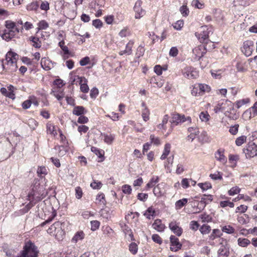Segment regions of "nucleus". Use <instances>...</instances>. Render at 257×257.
Wrapping results in <instances>:
<instances>
[{"instance_id": "32", "label": "nucleus", "mask_w": 257, "mask_h": 257, "mask_svg": "<svg viewBox=\"0 0 257 257\" xmlns=\"http://www.w3.org/2000/svg\"><path fill=\"white\" fill-rule=\"evenodd\" d=\"M238 244L242 247H246L250 243V241L247 238H239L237 240Z\"/></svg>"}, {"instance_id": "8", "label": "nucleus", "mask_w": 257, "mask_h": 257, "mask_svg": "<svg viewBox=\"0 0 257 257\" xmlns=\"http://www.w3.org/2000/svg\"><path fill=\"white\" fill-rule=\"evenodd\" d=\"M170 239V250L173 251H177L182 247V244L180 242L178 237L174 235H171Z\"/></svg>"}, {"instance_id": "12", "label": "nucleus", "mask_w": 257, "mask_h": 257, "mask_svg": "<svg viewBox=\"0 0 257 257\" xmlns=\"http://www.w3.org/2000/svg\"><path fill=\"white\" fill-rule=\"evenodd\" d=\"M142 4V2L140 0L137 1L135 3V6L134 7V10L136 13L135 16L136 19H140L145 13V11H144L141 8Z\"/></svg>"}, {"instance_id": "41", "label": "nucleus", "mask_w": 257, "mask_h": 257, "mask_svg": "<svg viewBox=\"0 0 257 257\" xmlns=\"http://www.w3.org/2000/svg\"><path fill=\"white\" fill-rule=\"evenodd\" d=\"M223 102H218L217 104L215 106L214 111L215 113H218L220 111H223L225 110L224 107L223 106Z\"/></svg>"}, {"instance_id": "7", "label": "nucleus", "mask_w": 257, "mask_h": 257, "mask_svg": "<svg viewBox=\"0 0 257 257\" xmlns=\"http://www.w3.org/2000/svg\"><path fill=\"white\" fill-rule=\"evenodd\" d=\"M19 59V55L15 52L12 51H9L6 55V60L7 62V64L13 65L15 64V67L14 69L16 71L17 68V62Z\"/></svg>"}, {"instance_id": "18", "label": "nucleus", "mask_w": 257, "mask_h": 257, "mask_svg": "<svg viewBox=\"0 0 257 257\" xmlns=\"http://www.w3.org/2000/svg\"><path fill=\"white\" fill-rule=\"evenodd\" d=\"M152 226L154 229L159 232L163 231L165 227V225L162 223L161 219H157L155 220L152 224Z\"/></svg>"}, {"instance_id": "23", "label": "nucleus", "mask_w": 257, "mask_h": 257, "mask_svg": "<svg viewBox=\"0 0 257 257\" xmlns=\"http://www.w3.org/2000/svg\"><path fill=\"white\" fill-rule=\"evenodd\" d=\"M1 93L5 96L11 98L12 99H15L16 98L15 94L12 92H8L7 89L5 87H2L0 90Z\"/></svg>"}, {"instance_id": "61", "label": "nucleus", "mask_w": 257, "mask_h": 257, "mask_svg": "<svg viewBox=\"0 0 257 257\" xmlns=\"http://www.w3.org/2000/svg\"><path fill=\"white\" fill-rule=\"evenodd\" d=\"M90 62V58L88 56H86L83 58H82L80 61V65L82 66H84L89 63Z\"/></svg>"}, {"instance_id": "51", "label": "nucleus", "mask_w": 257, "mask_h": 257, "mask_svg": "<svg viewBox=\"0 0 257 257\" xmlns=\"http://www.w3.org/2000/svg\"><path fill=\"white\" fill-rule=\"evenodd\" d=\"M84 234L83 231L77 232L72 238V240L77 242L79 240H81L84 238Z\"/></svg>"}, {"instance_id": "31", "label": "nucleus", "mask_w": 257, "mask_h": 257, "mask_svg": "<svg viewBox=\"0 0 257 257\" xmlns=\"http://www.w3.org/2000/svg\"><path fill=\"white\" fill-rule=\"evenodd\" d=\"M156 211L152 207H149L145 213L144 214L147 218L150 219V216H154L155 215Z\"/></svg>"}, {"instance_id": "19", "label": "nucleus", "mask_w": 257, "mask_h": 257, "mask_svg": "<svg viewBox=\"0 0 257 257\" xmlns=\"http://www.w3.org/2000/svg\"><path fill=\"white\" fill-rule=\"evenodd\" d=\"M188 131L190 133V134L188 136V138L191 140V142H192L195 137L198 136L199 134V129L197 127H190L188 128Z\"/></svg>"}, {"instance_id": "39", "label": "nucleus", "mask_w": 257, "mask_h": 257, "mask_svg": "<svg viewBox=\"0 0 257 257\" xmlns=\"http://www.w3.org/2000/svg\"><path fill=\"white\" fill-rule=\"evenodd\" d=\"M47 133L55 136L57 135L56 131L55 130V127L51 123H48L46 125Z\"/></svg>"}, {"instance_id": "53", "label": "nucleus", "mask_w": 257, "mask_h": 257, "mask_svg": "<svg viewBox=\"0 0 257 257\" xmlns=\"http://www.w3.org/2000/svg\"><path fill=\"white\" fill-rule=\"evenodd\" d=\"M145 52V49L144 47L142 46H139L137 50V52L136 54V57L138 58H140V57L144 55Z\"/></svg>"}, {"instance_id": "44", "label": "nucleus", "mask_w": 257, "mask_h": 257, "mask_svg": "<svg viewBox=\"0 0 257 257\" xmlns=\"http://www.w3.org/2000/svg\"><path fill=\"white\" fill-rule=\"evenodd\" d=\"M246 140V137L245 136H241L238 137L235 140V144L237 146H240L242 145Z\"/></svg>"}, {"instance_id": "50", "label": "nucleus", "mask_w": 257, "mask_h": 257, "mask_svg": "<svg viewBox=\"0 0 257 257\" xmlns=\"http://www.w3.org/2000/svg\"><path fill=\"white\" fill-rule=\"evenodd\" d=\"M242 117L245 120H249L252 117L250 109L246 110L242 114Z\"/></svg>"}, {"instance_id": "57", "label": "nucleus", "mask_w": 257, "mask_h": 257, "mask_svg": "<svg viewBox=\"0 0 257 257\" xmlns=\"http://www.w3.org/2000/svg\"><path fill=\"white\" fill-rule=\"evenodd\" d=\"M105 196L104 194L103 193L98 194L96 196V201H98L99 203H101V204L105 205L106 203V201L104 199Z\"/></svg>"}, {"instance_id": "14", "label": "nucleus", "mask_w": 257, "mask_h": 257, "mask_svg": "<svg viewBox=\"0 0 257 257\" xmlns=\"http://www.w3.org/2000/svg\"><path fill=\"white\" fill-rule=\"evenodd\" d=\"M224 149H219L215 153L216 159L223 164L227 162V158L224 155Z\"/></svg>"}, {"instance_id": "37", "label": "nucleus", "mask_w": 257, "mask_h": 257, "mask_svg": "<svg viewBox=\"0 0 257 257\" xmlns=\"http://www.w3.org/2000/svg\"><path fill=\"white\" fill-rule=\"evenodd\" d=\"M199 142L203 144L207 142L208 136L206 132L203 131L198 137Z\"/></svg>"}, {"instance_id": "64", "label": "nucleus", "mask_w": 257, "mask_h": 257, "mask_svg": "<svg viewBox=\"0 0 257 257\" xmlns=\"http://www.w3.org/2000/svg\"><path fill=\"white\" fill-rule=\"evenodd\" d=\"M251 113H252V117H254V116L257 115V101L255 102L253 105L249 108Z\"/></svg>"}, {"instance_id": "28", "label": "nucleus", "mask_w": 257, "mask_h": 257, "mask_svg": "<svg viewBox=\"0 0 257 257\" xmlns=\"http://www.w3.org/2000/svg\"><path fill=\"white\" fill-rule=\"evenodd\" d=\"M103 136L104 142L108 145L111 144L114 140L115 135L113 134H104Z\"/></svg>"}, {"instance_id": "35", "label": "nucleus", "mask_w": 257, "mask_h": 257, "mask_svg": "<svg viewBox=\"0 0 257 257\" xmlns=\"http://www.w3.org/2000/svg\"><path fill=\"white\" fill-rule=\"evenodd\" d=\"M209 177L213 180H222V173L220 172H217L214 174H210Z\"/></svg>"}, {"instance_id": "20", "label": "nucleus", "mask_w": 257, "mask_h": 257, "mask_svg": "<svg viewBox=\"0 0 257 257\" xmlns=\"http://www.w3.org/2000/svg\"><path fill=\"white\" fill-rule=\"evenodd\" d=\"M87 110L82 106H76L73 109V114L77 116H80L86 113Z\"/></svg>"}, {"instance_id": "46", "label": "nucleus", "mask_w": 257, "mask_h": 257, "mask_svg": "<svg viewBox=\"0 0 257 257\" xmlns=\"http://www.w3.org/2000/svg\"><path fill=\"white\" fill-rule=\"evenodd\" d=\"M150 139L151 141L150 143H151V144H154L156 146L160 145V139L158 137H156L154 135H151Z\"/></svg>"}, {"instance_id": "38", "label": "nucleus", "mask_w": 257, "mask_h": 257, "mask_svg": "<svg viewBox=\"0 0 257 257\" xmlns=\"http://www.w3.org/2000/svg\"><path fill=\"white\" fill-rule=\"evenodd\" d=\"M199 230L203 234H208L211 230V227L208 225L204 224L200 227Z\"/></svg>"}, {"instance_id": "11", "label": "nucleus", "mask_w": 257, "mask_h": 257, "mask_svg": "<svg viewBox=\"0 0 257 257\" xmlns=\"http://www.w3.org/2000/svg\"><path fill=\"white\" fill-rule=\"evenodd\" d=\"M0 35L3 39L8 42L15 37L16 35L15 31H14V29H5L3 31V33H0Z\"/></svg>"}, {"instance_id": "36", "label": "nucleus", "mask_w": 257, "mask_h": 257, "mask_svg": "<svg viewBox=\"0 0 257 257\" xmlns=\"http://www.w3.org/2000/svg\"><path fill=\"white\" fill-rule=\"evenodd\" d=\"M199 117L202 121L207 122L209 119L210 115L207 111H202L200 113Z\"/></svg>"}, {"instance_id": "21", "label": "nucleus", "mask_w": 257, "mask_h": 257, "mask_svg": "<svg viewBox=\"0 0 257 257\" xmlns=\"http://www.w3.org/2000/svg\"><path fill=\"white\" fill-rule=\"evenodd\" d=\"M217 257H228L229 255L228 248L222 245L217 251Z\"/></svg>"}, {"instance_id": "5", "label": "nucleus", "mask_w": 257, "mask_h": 257, "mask_svg": "<svg viewBox=\"0 0 257 257\" xmlns=\"http://www.w3.org/2000/svg\"><path fill=\"white\" fill-rule=\"evenodd\" d=\"M182 74L184 77L189 79H196L199 76V72L191 66H186L183 68Z\"/></svg>"}, {"instance_id": "4", "label": "nucleus", "mask_w": 257, "mask_h": 257, "mask_svg": "<svg viewBox=\"0 0 257 257\" xmlns=\"http://www.w3.org/2000/svg\"><path fill=\"white\" fill-rule=\"evenodd\" d=\"M209 34L207 27L204 26L200 27V30L195 33V35L200 43H207L209 41Z\"/></svg>"}, {"instance_id": "30", "label": "nucleus", "mask_w": 257, "mask_h": 257, "mask_svg": "<svg viewBox=\"0 0 257 257\" xmlns=\"http://www.w3.org/2000/svg\"><path fill=\"white\" fill-rule=\"evenodd\" d=\"M198 186L202 189L203 192L212 188V185L209 182L199 183L198 184Z\"/></svg>"}, {"instance_id": "13", "label": "nucleus", "mask_w": 257, "mask_h": 257, "mask_svg": "<svg viewBox=\"0 0 257 257\" xmlns=\"http://www.w3.org/2000/svg\"><path fill=\"white\" fill-rule=\"evenodd\" d=\"M169 227L171 230L176 235L180 236L183 232L182 228L180 227L176 221H172L169 224Z\"/></svg>"}, {"instance_id": "15", "label": "nucleus", "mask_w": 257, "mask_h": 257, "mask_svg": "<svg viewBox=\"0 0 257 257\" xmlns=\"http://www.w3.org/2000/svg\"><path fill=\"white\" fill-rule=\"evenodd\" d=\"M206 46L205 45H200L193 50L194 53H197L196 55L199 60L206 53L207 50Z\"/></svg>"}, {"instance_id": "52", "label": "nucleus", "mask_w": 257, "mask_h": 257, "mask_svg": "<svg viewBox=\"0 0 257 257\" xmlns=\"http://www.w3.org/2000/svg\"><path fill=\"white\" fill-rule=\"evenodd\" d=\"M5 26L7 29V30L14 29L16 27V24L12 21L8 20L5 22Z\"/></svg>"}, {"instance_id": "54", "label": "nucleus", "mask_w": 257, "mask_h": 257, "mask_svg": "<svg viewBox=\"0 0 257 257\" xmlns=\"http://www.w3.org/2000/svg\"><path fill=\"white\" fill-rule=\"evenodd\" d=\"M132 188L129 185H124L122 186V191L123 193L130 194L132 193Z\"/></svg>"}, {"instance_id": "3", "label": "nucleus", "mask_w": 257, "mask_h": 257, "mask_svg": "<svg viewBox=\"0 0 257 257\" xmlns=\"http://www.w3.org/2000/svg\"><path fill=\"white\" fill-rule=\"evenodd\" d=\"M211 88L209 85L197 83L192 86L191 94L195 96H201L203 95L206 92H209Z\"/></svg>"}, {"instance_id": "62", "label": "nucleus", "mask_w": 257, "mask_h": 257, "mask_svg": "<svg viewBox=\"0 0 257 257\" xmlns=\"http://www.w3.org/2000/svg\"><path fill=\"white\" fill-rule=\"evenodd\" d=\"M99 93L98 90L96 87H93L90 90V96L92 98H95Z\"/></svg>"}, {"instance_id": "10", "label": "nucleus", "mask_w": 257, "mask_h": 257, "mask_svg": "<svg viewBox=\"0 0 257 257\" xmlns=\"http://www.w3.org/2000/svg\"><path fill=\"white\" fill-rule=\"evenodd\" d=\"M253 47V42L252 41H246L243 43L242 52L246 56H249L252 54Z\"/></svg>"}, {"instance_id": "43", "label": "nucleus", "mask_w": 257, "mask_h": 257, "mask_svg": "<svg viewBox=\"0 0 257 257\" xmlns=\"http://www.w3.org/2000/svg\"><path fill=\"white\" fill-rule=\"evenodd\" d=\"M150 111L148 108H145L142 110V117L144 121H147L149 119Z\"/></svg>"}, {"instance_id": "60", "label": "nucleus", "mask_w": 257, "mask_h": 257, "mask_svg": "<svg viewBox=\"0 0 257 257\" xmlns=\"http://www.w3.org/2000/svg\"><path fill=\"white\" fill-rule=\"evenodd\" d=\"M121 229H122L123 233H124L125 236H126L127 234H128L130 232H132V230L130 228V227L125 224L121 225Z\"/></svg>"}, {"instance_id": "1", "label": "nucleus", "mask_w": 257, "mask_h": 257, "mask_svg": "<svg viewBox=\"0 0 257 257\" xmlns=\"http://www.w3.org/2000/svg\"><path fill=\"white\" fill-rule=\"evenodd\" d=\"M41 183L38 178H35L31 186V189L27 196V200L32 201L34 204L42 200L48 194L44 186L41 184Z\"/></svg>"}, {"instance_id": "49", "label": "nucleus", "mask_w": 257, "mask_h": 257, "mask_svg": "<svg viewBox=\"0 0 257 257\" xmlns=\"http://www.w3.org/2000/svg\"><path fill=\"white\" fill-rule=\"evenodd\" d=\"M220 206L221 207L224 208L227 206H229L231 208L234 207V204L232 202L229 201H222L220 202Z\"/></svg>"}, {"instance_id": "47", "label": "nucleus", "mask_w": 257, "mask_h": 257, "mask_svg": "<svg viewBox=\"0 0 257 257\" xmlns=\"http://www.w3.org/2000/svg\"><path fill=\"white\" fill-rule=\"evenodd\" d=\"M56 212L55 211H54L52 212L51 216H50L46 220H45V221H44L40 224L41 226L43 227L46 224L50 223L53 220V219L56 216Z\"/></svg>"}, {"instance_id": "55", "label": "nucleus", "mask_w": 257, "mask_h": 257, "mask_svg": "<svg viewBox=\"0 0 257 257\" xmlns=\"http://www.w3.org/2000/svg\"><path fill=\"white\" fill-rule=\"evenodd\" d=\"M199 204H200V207H199V212L201 210H202L204 209L205 206H206V200H205V197L203 196V195L202 196L201 198L200 201L199 202Z\"/></svg>"}, {"instance_id": "45", "label": "nucleus", "mask_w": 257, "mask_h": 257, "mask_svg": "<svg viewBox=\"0 0 257 257\" xmlns=\"http://www.w3.org/2000/svg\"><path fill=\"white\" fill-rule=\"evenodd\" d=\"M249 102V98L242 99L236 102V106L237 108H239L242 105Z\"/></svg>"}, {"instance_id": "58", "label": "nucleus", "mask_w": 257, "mask_h": 257, "mask_svg": "<svg viewBox=\"0 0 257 257\" xmlns=\"http://www.w3.org/2000/svg\"><path fill=\"white\" fill-rule=\"evenodd\" d=\"M102 183L100 182L93 181L91 184L90 186L94 189H99L102 187Z\"/></svg>"}, {"instance_id": "22", "label": "nucleus", "mask_w": 257, "mask_h": 257, "mask_svg": "<svg viewBox=\"0 0 257 257\" xmlns=\"http://www.w3.org/2000/svg\"><path fill=\"white\" fill-rule=\"evenodd\" d=\"M36 204H34L32 201L27 204L23 208L19 210L18 213L20 215H23L27 213Z\"/></svg>"}, {"instance_id": "42", "label": "nucleus", "mask_w": 257, "mask_h": 257, "mask_svg": "<svg viewBox=\"0 0 257 257\" xmlns=\"http://www.w3.org/2000/svg\"><path fill=\"white\" fill-rule=\"evenodd\" d=\"M180 12L183 17L188 16L189 13V9L185 5L180 8Z\"/></svg>"}, {"instance_id": "33", "label": "nucleus", "mask_w": 257, "mask_h": 257, "mask_svg": "<svg viewBox=\"0 0 257 257\" xmlns=\"http://www.w3.org/2000/svg\"><path fill=\"white\" fill-rule=\"evenodd\" d=\"M220 231L218 229H214L213 230L212 233L209 236L210 240H213L216 238L219 237L220 236Z\"/></svg>"}, {"instance_id": "48", "label": "nucleus", "mask_w": 257, "mask_h": 257, "mask_svg": "<svg viewBox=\"0 0 257 257\" xmlns=\"http://www.w3.org/2000/svg\"><path fill=\"white\" fill-rule=\"evenodd\" d=\"M38 26L39 29L46 30L49 27V24L45 20H42L38 23Z\"/></svg>"}, {"instance_id": "16", "label": "nucleus", "mask_w": 257, "mask_h": 257, "mask_svg": "<svg viewBox=\"0 0 257 257\" xmlns=\"http://www.w3.org/2000/svg\"><path fill=\"white\" fill-rule=\"evenodd\" d=\"M80 79V90L83 93H87L89 91V87L87 84V80L84 77H78Z\"/></svg>"}, {"instance_id": "25", "label": "nucleus", "mask_w": 257, "mask_h": 257, "mask_svg": "<svg viewBox=\"0 0 257 257\" xmlns=\"http://www.w3.org/2000/svg\"><path fill=\"white\" fill-rule=\"evenodd\" d=\"M39 4L38 2L34 1L28 4L26 9L29 11H37L39 8Z\"/></svg>"}, {"instance_id": "34", "label": "nucleus", "mask_w": 257, "mask_h": 257, "mask_svg": "<svg viewBox=\"0 0 257 257\" xmlns=\"http://www.w3.org/2000/svg\"><path fill=\"white\" fill-rule=\"evenodd\" d=\"M91 150L92 152L95 153V154L97 155L99 158H103L104 159V152L102 150L100 151L99 149L94 147H92L91 148Z\"/></svg>"}, {"instance_id": "27", "label": "nucleus", "mask_w": 257, "mask_h": 257, "mask_svg": "<svg viewBox=\"0 0 257 257\" xmlns=\"http://www.w3.org/2000/svg\"><path fill=\"white\" fill-rule=\"evenodd\" d=\"M128 250L132 254H136L138 251V244L135 242H132L128 245Z\"/></svg>"}, {"instance_id": "24", "label": "nucleus", "mask_w": 257, "mask_h": 257, "mask_svg": "<svg viewBox=\"0 0 257 257\" xmlns=\"http://www.w3.org/2000/svg\"><path fill=\"white\" fill-rule=\"evenodd\" d=\"M29 40L33 43L32 45L34 47L36 48H40L41 47L42 43L39 38L31 36L29 38Z\"/></svg>"}, {"instance_id": "2", "label": "nucleus", "mask_w": 257, "mask_h": 257, "mask_svg": "<svg viewBox=\"0 0 257 257\" xmlns=\"http://www.w3.org/2000/svg\"><path fill=\"white\" fill-rule=\"evenodd\" d=\"M39 250L34 243L29 240L26 241L20 254L14 257H38Z\"/></svg>"}, {"instance_id": "9", "label": "nucleus", "mask_w": 257, "mask_h": 257, "mask_svg": "<svg viewBox=\"0 0 257 257\" xmlns=\"http://www.w3.org/2000/svg\"><path fill=\"white\" fill-rule=\"evenodd\" d=\"M183 119H184V115H181L178 113H172L171 120H170L171 123V129L172 130L175 125L184 122V120Z\"/></svg>"}, {"instance_id": "40", "label": "nucleus", "mask_w": 257, "mask_h": 257, "mask_svg": "<svg viewBox=\"0 0 257 257\" xmlns=\"http://www.w3.org/2000/svg\"><path fill=\"white\" fill-rule=\"evenodd\" d=\"M222 231L227 234H232L234 232V228L230 225H226L222 227Z\"/></svg>"}, {"instance_id": "29", "label": "nucleus", "mask_w": 257, "mask_h": 257, "mask_svg": "<svg viewBox=\"0 0 257 257\" xmlns=\"http://www.w3.org/2000/svg\"><path fill=\"white\" fill-rule=\"evenodd\" d=\"M159 181V177L158 176H153L150 181L147 184L146 187L147 189H149L154 187L156 183Z\"/></svg>"}, {"instance_id": "56", "label": "nucleus", "mask_w": 257, "mask_h": 257, "mask_svg": "<svg viewBox=\"0 0 257 257\" xmlns=\"http://www.w3.org/2000/svg\"><path fill=\"white\" fill-rule=\"evenodd\" d=\"M90 223L91 229L93 231L97 230L100 226V222L97 220L91 221Z\"/></svg>"}, {"instance_id": "59", "label": "nucleus", "mask_w": 257, "mask_h": 257, "mask_svg": "<svg viewBox=\"0 0 257 257\" xmlns=\"http://www.w3.org/2000/svg\"><path fill=\"white\" fill-rule=\"evenodd\" d=\"M238 127H239V125L238 124H235V125H234L233 126H231L230 127L229 132V133L231 134H232L233 135H235L238 132Z\"/></svg>"}, {"instance_id": "26", "label": "nucleus", "mask_w": 257, "mask_h": 257, "mask_svg": "<svg viewBox=\"0 0 257 257\" xmlns=\"http://www.w3.org/2000/svg\"><path fill=\"white\" fill-rule=\"evenodd\" d=\"M188 202L187 198H183L177 201L175 203V208L176 210H179L184 206Z\"/></svg>"}, {"instance_id": "63", "label": "nucleus", "mask_w": 257, "mask_h": 257, "mask_svg": "<svg viewBox=\"0 0 257 257\" xmlns=\"http://www.w3.org/2000/svg\"><path fill=\"white\" fill-rule=\"evenodd\" d=\"M240 191V189L237 187H233L231 188L229 191H228V194L230 196L234 195L235 194H236L238 193Z\"/></svg>"}, {"instance_id": "17", "label": "nucleus", "mask_w": 257, "mask_h": 257, "mask_svg": "<svg viewBox=\"0 0 257 257\" xmlns=\"http://www.w3.org/2000/svg\"><path fill=\"white\" fill-rule=\"evenodd\" d=\"M37 173L39 177L40 182H43V179L45 180V176L47 174V170L45 167L40 166L38 168Z\"/></svg>"}, {"instance_id": "6", "label": "nucleus", "mask_w": 257, "mask_h": 257, "mask_svg": "<svg viewBox=\"0 0 257 257\" xmlns=\"http://www.w3.org/2000/svg\"><path fill=\"white\" fill-rule=\"evenodd\" d=\"M246 158H250L257 156V145L254 143H249L245 148L243 149Z\"/></svg>"}]
</instances>
